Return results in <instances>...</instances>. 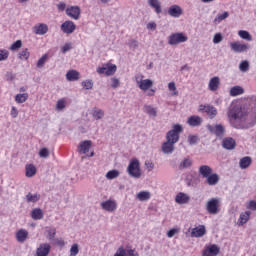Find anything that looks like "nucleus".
Listing matches in <instances>:
<instances>
[{
  "label": "nucleus",
  "instance_id": "09e8293b",
  "mask_svg": "<svg viewBox=\"0 0 256 256\" xmlns=\"http://www.w3.org/2000/svg\"><path fill=\"white\" fill-rule=\"evenodd\" d=\"M79 255V245L73 244L70 248V256H77Z\"/></svg>",
  "mask_w": 256,
  "mask_h": 256
},
{
  "label": "nucleus",
  "instance_id": "de8ad7c7",
  "mask_svg": "<svg viewBox=\"0 0 256 256\" xmlns=\"http://www.w3.org/2000/svg\"><path fill=\"white\" fill-rule=\"evenodd\" d=\"M47 239L49 241H53V239H55V235H57V230L55 228L49 229L47 230Z\"/></svg>",
  "mask_w": 256,
  "mask_h": 256
},
{
  "label": "nucleus",
  "instance_id": "338daca9",
  "mask_svg": "<svg viewBox=\"0 0 256 256\" xmlns=\"http://www.w3.org/2000/svg\"><path fill=\"white\" fill-rule=\"evenodd\" d=\"M248 209H251V211H256V201L251 200V201L248 203Z\"/></svg>",
  "mask_w": 256,
  "mask_h": 256
},
{
  "label": "nucleus",
  "instance_id": "2f4dec72",
  "mask_svg": "<svg viewBox=\"0 0 256 256\" xmlns=\"http://www.w3.org/2000/svg\"><path fill=\"white\" fill-rule=\"evenodd\" d=\"M67 81H79V72L77 70H69L66 73Z\"/></svg>",
  "mask_w": 256,
  "mask_h": 256
},
{
  "label": "nucleus",
  "instance_id": "4468645a",
  "mask_svg": "<svg viewBox=\"0 0 256 256\" xmlns=\"http://www.w3.org/2000/svg\"><path fill=\"white\" fill-rule=\"evenodd\" d=\"M101 207L104 209V211L113 213V211L117 209V202H115V200H106L101 203Z\"/></svg>",
  "mask_w": 256,
  "mask_h": 256
},
{
  "label": "nucleus",
  "instance_id": "6ab92c4d",
  "mask_svg": "<svg viewBox=\"0 0 256 256\" xmlns=\"http://www.w3.org/2000/svg\"><path fill=\"white\" fill-rule=\"evenodd\" d=\"M175 201L178 205H187L191 201V197L183 192H180L176 195Z\"/></svg>",
  "mask_w": 256,
  "mask_h": 256
},
{
  "label": "nucleus",
  "instance_id": "9b49d317",
  "mask_svg": "<svg viewBox=\"0 0 256 256\" xmlns=\"http://www.w3.org/2000/svg\"><path fill=\"white\" fill-rule=\"evenodd\" d=\"M222 147L227 151H233V149L237 147V141H235L233 137H226L222 140Z\"/></svg>",
  "mask_w": 256,
  "mask_h": 256
},
{
  "label": "nucleus",
  "instance_id": "6e6d98bb",
  "mask_svg": "<svg viewBox=\"0 0 256 256\" xmlns=\"http://www.w3.org/2000/svg\"><path fill=\"white\" fill-rule=\"evenodd\" d=\"M39 157H41L42 159H47V157H49V149L47 148L40 149Z\"/></svg>",
  "mask_w": 256,
  "mask_h": 256
},
{
  "label": "nucleus",
  "instance_id": "58836bf2",
  "mask_svg": "<svg viewBox=\"0 0 256 256\" xmlns=\"http://www.w3.org/2000/svg\"><path fill=\"white\" fill-rule=\"evenodd\" d=\"M29 99V94L28 93H23V94H17L15 96V101L16 103H25Z\"/></svg>",
  "mask_w": 256,
  "mask_h": 256
},
{
  "label": "nucleus",
  "instance_id": "ddd939ff",
  "mask_svg": "<svg viewBox=\"0 0 256 256\" xmlns=\"http://www.w3.org/2000/svg\"><path fill=\"white\" fill-rule=\"evenodd\" d=\"M168 15H170V17L178 19V17L183 15V9L179 5H172L168 9Z\"/></svg>",
  "mask_w": 256,
  "mask_h": 256
},
{
  "label": "nucleus",
  "instance_id": "ea45409f",
  "mask_svg": "<svg viewBox=\"0 0 256 256\" xmlns=\"http://www.w3.org/2000/svg\"><path fill=\"white\" fill-rule=\"evenodd\" d=\"M227 17H229V12H224L222 14H218L217 17L214 19L215 25H219V23H221V21H225V19H227Z\"/></svg>",
  "mask_w": 256,
  "mask_h": 256
},
{
  "label": "nucleus",
  "instance_id": "680f3d73",
  "mask_svg": "<svg viewBox=\"0 0 256 256\" xmlns=\"http://www.w3.org/2000/svg\"><path fill=\"white\" fill-rule=\"evenodd\" d=\"M126 256H139V253L137 252V250H135L133 248H127Z\"/></svg>",
  "mask_w": 256,
  "mask_h": 256
},
{
  "label": "nucleus",
  "instance_id": "69168bd1",
  "mask_svg": "<svg viewBox=\"0 0 256 256\" xmlns=\"http://www.w3.org/2000/svg\"><path fill=\"white\" fill-rule=\"evenodd\" d=\"M111 81H112V84H111V87L113 88V89H117V87H119V79H117V78H112L111 79Z\"/></svg>",
  "mask_w": 256,
  "mask_h": 256
},
{
  "label": "nucleus",
  "instance_id": "774afa93",
  "mask_svg": "<svg viewBox=\"0 0 256 256\" xmlns=\"http://www.w3.org/2000/svg\"><path fill=\"white\" fill-rule=\"evenodd\" d=\"M67 51H71V44L66 43L63 47H62V53H67Z\"/></svg>",
  "mask_w": 256,
  "mask_h": 256
},
{
  "label": "nucleus",
  "instance_id": "052dcab7",
  "mask_svg": "<svg viewBox=\"0 0 256 256\" xmlns=\"http://www.w3.org/2000/svg\"><path fill=\"white\" fill-rule=\"evenodd\" d=\"M56 109L57 111H63V109H65V100H58L56 104Z\"/></svg>",
  "mask_w": 256,
  "mask_h": 256
},
{
  "label": "nucleus",
  "instance_id": "0eeeda50",
  "mask_svg": "<svg viewBox=\"0 0 256 256\" xmlns=\"http://www.w3.org/2000/svg\"><path fill=\"white\" fill-rule=\"evenodd\" d=\"M230 48L234 53H247V51L251 49V45L241 44L240 42H231Z\"/></svg>",
  "mask_w": 256,
  "mask_h": 256
},
{
  "label": "nucleus",
  "instance_id": "5701e85b",
  "mask_svg": "<svg viewBox=\"0 0 256 256\" xmlns=\"http://www.w3.org/2000/svg\"><path fill=\"white\" fill-rule=\"evenodd\" d=\"M29 237V232L25 229H20L16 232V240L18 243H25Z\"/></svg>",
  "mask_w": 256,
  "mask_h": 256
},
{
  "label": "nucleus",
  "instance_id": "f8f14e48",
  "mask_svg": "<svg viewBox=\"0 0 256 256\" xmlns=\"http://www.w3.org/2000/svg\"><path fill=\"white\" fill-rule=\"evenodd\" d=\"M200 111L207 113V115H209L210 119H215V117H217V108H215V106L200 105Z\"/></svg>",
  "mask_w": 256,
  "mask_h": 256
},
{
  "label": "nucleus",
  "instance_id": "603ef678",
  "mask_svg": "<svg viewBox=\"0 0 256 256\" xmlns=\"http://www.w3.org/2000/svg\"><path fill=\"white\" fill-rule=\"evenodd\" d=\"M223 41V34L221 33H216L213 37V43L214 45H218V43H221Z\"/></svg>",
  "mask_w": 256,
  "mask_h": 256
},
{
  "label": "nucleus",
  "instance_id": "4d7b16f0",
  "mask_svg": "<svg viewBox=\"0 0 256 256\" xmlns=\"http://www.w3.org/2000/svg\"><path fill=\"white\" fill-rule=\"evenodd\" d=\"M128 46L130 47V49H133L135 51V49H137V47H139V41H137L135 39H131L128 41Z\"/></svg>",
  "mask_w": 256,
  "mask_h": 256
},
{
  "label": "nucleus",
  "instance_id": "f03ea898",
  "mask_svg": "<svg viewBox=\"0 0 256 256\" xmlns=\"http://www.w3.org/2000/svg\"><path fill=\"white\" fill-rule=\"evenodd\" d=\"M127 173L133 179L141 178V163L139 160H137V158L130 160V163L127 167Z\"/></svg>",
  "mask_w": 256,
  "mask_h": 256
},
{
  "label": "nucleus",
  "instance_id": "4be33fe9",
  "mask_svg": "<svg viewBox=\"0 0 256 256\" xmlns=\"http://www.w3.org/2000/svg\"><path fill=\"white\" fill-rule=\"evenodd\" d=\"M193 167V159L190 157H185L178 165L179 171H183V169H191Z\"/></svg>",
  "mask_w": 256,
  "mask_h": 256
},
{
  "label": "nucleus",
  "instance_id": "39448f33",
  "mask_svg": "<svg viewBox=\"0 0 256 256\" xmlns=\"http://www.w3.org/2000/svg\"><path fill=\"white\" fill-rule=\"evenodd\" d=\"M186 41L187 36H185L183 33H174L168 38L169 45H179V43H185Z\"/></svg>",
  "mask_w": 256,
  "mask_h": 256
},
{
  "label": "nucleus",
  "instance_id": "393cba45",
  "mask_svg": "<svg viewBox=\"0 0 256 256\" xmlns=\"http://www.w3.org/2000/svg\"><path fill=\"white\" fill-rule=\"evenodd\" d=\"M207 233L205 226L200 225L199 227L193 228L191 231V237H203Z\"/></svg>",
  "mask_w": 256,
  "mask_h": 256
},
{
  "label": "nucleus",
  "instance_id": "e433bc0d",
  "mask_svg": "<svg viewBox=\"0 0 256 256\" xmlns=\"http://www.w3.org/2000/svg\"><path fill=\"white\" fill-rule=\"evenodd\" d=\"M37 173V168L33 164L26 165V177H34Z\"/></svg>",
  "mask_w": 256,
  "mask_h": 256
},
{
  "label": "nucleus",
  "instance_id": "37998d69",
  "mask_svg": "<svg viewBox=\"0 0 256 256\" xmlns=\"http://www.w3.org/2000/svg\"><path fill=\"white\" fill-rule=\"evenodd\" d=\"M239 69L242 73H247L249 71V61L243 60L239 65Z\"/></svg>",
  "mask_w": 256,
  "mask_h": 256
},
{
  "label": "nucleus",
  "instance_id": "412c9836",
  "mask_svg": "<svg viewBox=\"0 0 256 256\" xmlns=\"http://www.w3.org/2000/svg\"><path fill=\"white\" fill-rule=\"evenodd\" d=\"M219 174L217 173H211L206 179L205 182L207 183V185H209L210 187H215V185H217L219 183Z\"/></svg>",
  "mask_w": 256,
  "mask_h": 256
},
{
  "label": "nucleus",
  "instance_id": "e2e57ef3",
  "mask_svg": "<svg viewBox=\"0 0 256 256\" xmlns=\"http://www.w3.org/2000/svg\"><path fill=\"white\" fill-rule=\"evenodd\" d=\"M10 115L13 119H17V116L19 115V111L17 110V108L15 106H12Z\"/></svg>",
  "mask_w": 256,
  "mask_h": 256
},
{
  "label": "nucleus",
  "instance_id": "49530a36",
  "mask_svg": "<svg viewBox=\"0 0 256 256\" xmlns=\"http://www.w3.org/2000/svg\"><path fill=\"white\" fill-rule=\"evenodd\" d=\"M9 59V50L0 49V61H7Z\"/></svg>",
  "mask_w": 256,
  "mask_h": 256
},
{
  "label": "nucleus",
  "instance_id": "a18cd8bd",
  "mask_svg": "<svg viewBox=\"0 0 256 256\" xmlns=\"http://www.w3.org/2000/svg\"><path fill=\"white\" fill-rule=\"evenodd\" d=\"M251 101L252 103H254V107L252 109V118H253L252 125H255L256 124V96H253Z\"/></svg>",
  "mask_w": 256,
  "mask_h": 256
},
{
  "label": "nucleus",
  "instance_id": "a19ab883",
  "mask_svg": "<svg viewBox=\"0 0 256 256\" xmlns=\"http://www.w3.org/2000/svg\"><path fill=\"white\" fill-rule=\"evenodd\" d=\"M119 170H110L106 173V179L113 180L119 177Z\"/></svg>",
  "mask_w": 256,
  "mask_h": 256
},
{
  "label": "nucleus",
  "instance_id": "72a5a7b5",
  "mask_svg": "<svg viewBox=\"0 0 256 256\" xmlns=\"http://www.w3.org/2000/svg\"><path fill=\"white\" fill-rule=\"evenodd\" d=\"M31 217L34 219V221H39L43 219V210L41 208H35L31 211Z\"/></svg>",
  "mask_w": 256,
  "mask_h": 256
},
{
  "label": "nucleus",
  "instance_id": "a211bd4d",
  "mask_svg": "<svg viewBox=\"0 0 256 256\" xmlns=\"http://www.w3.org/2000/svg\"><path fill=\"white\" fill-rule=\"evenodd\" d=\"M203 123V118H201L198 115H193L188 117L187 124L190 127H201V124Z\"/></svg>",
  "mask_w": 256,
  "mask_h": 256
},
{
  "label": "nucleus",
  "instance_id": "f3484780",
  "mask_svg": "<svg viewBox=\"0 0 256 256\" xmlns=\"http://www.w3.org/2000/svg\"><path fill=\"white\" fill-rule=\"evenodd\" d=\"M162 153L164 155H171L175 151V144L166 140L161 146Z\"/></svg>",
  "mask_w": 256,
  "mask_h": 256
},
{
  "label": "nucleus",
  "instance_id": "aec40b11",
  "mask_svg": "<svg viewBox=\"0 0 256 256\" xmlns=\"http://www.w3.org/2000/svg\"><path fill=\"white\" fill-rule=\"evenodd\" d=\"M137 84L139 89H141L142 91H147L149 89H151V87H153V80L151 79H145V80H137Z\"/></svg>",
  "mask_w": 256,
  "mask_h": 256
},
{
  "label": "nucleus",
  "instance_id": "cd10ccee",
  "mask_svg": "<svg viewBox=\"0 0 256 256\" xmlns=\"http://www.w3.org/2000/svg\"><path fill=\"white\" fill-rule=\"evenodd\" d=\"M251 217V211H245L240 214L238 219V225H245Z\"/></svg>",
  "mask_w": 256,
  "mask_h": 256
},
{
  "label": "nucleus",
  "instance_id": "9d476101",
  "mask_svg": "<svg viewBox=\"0 0 256 256\" xmlns=\"http://www.w3.org/2000/svg\"><path fill=\"white\" fill-rule=\"evenodd\" d=\"M221 249L216 244H211L202 252V256H218Z\"/></svg>",
  "mask_w": 256,
  "mask_h": 256
},
{
  "label": "nucleus",
  "instance_id": "13d9d810",
  "mask_svg": "<svg viewBox=\"0 0 256 256\" xmlns=\"http://www.w3.org/2000/svg\"><path fill=\"white\" fill-rule=\"evenodd\" d=\"M231 117L232 119H240V121H243V111L239 110L238 112H233Z\"/></svg>",
  "mask_w": 256,
  "mask_h": 256
},
{
  "label": "nucleus",
  "instance_id": "c03bdc74",
  "mask_svg": "<svg viewBox=\"0 0 256 256\" xmlns=\"http://www.w3.org/2000/svg\"><path fill=\"white\" fill-rule=\"evenodd\" d=\"M23 47V42L21 40L15 41L11 46H10V51H17Z\"/></svg>",
  "mask_w": 256,
  "mask_h": 256
},
{
  "label": "nucleus",
  "instance_id": "c9c22d12",
  "mask_svg": "<svg viewBox=\"0 0 256 256\" xmlns=\"http://www.w3.org/2000/svg\"><path fill=\"white\" fill-rule=\"evenodd\" d=\"M144 113H147L150 117H157V109L151 105H145L143 108Z\"/></svg>",
  "mask_w": 256,
  "mask_h": 256
},
{
  "label": "nucleus",
  "instance_id": "f257e3e1",
  "mask_svg": "<svg viewBox=\"0 0 256 256\" xmlns=\"http://www.w3.org/2000/svg\"><path fill=\"white\" fill-rule=\"evenodd\" d=\"M181 133H183V126L181 124H174L172 129L166 133V141L170 143H179Z\"/></svg>",
  "mask_w": 256,
  "mask_h": 256
},
{
  "label": "nucleus",
  "instance_id": "2eb2a0df",
  "mask_svg": "<svg viewBox=\"0 0 256 256\" xmlns=\"http://www.w3.org/2000/svg\"><path fill=\"white\" fill-rule=\"evenodd\" d=\"M213 173V168L209 165H201L198 168V174L202 179H206L208 176H210Z\"/></svg>",
  "mask_w": 256,
  "mask_h": 256
},
{
  "label": "nucleus",
  "instance_id": "a878e982",
  "mask_svg": "<svg viewBox=\"0 0 256 256\" xmlns=\"http://www.w3.org/2000/svg\"><path fill=\"white\" fill-rule=\"evenodd\" d=\"M148 5H149V7L154 9V11L157 15H160V13H162V11H163L161 9V2L159 0H148Z\"/></svg>",
  "mask_w": 256,
  "mask_h": 256
},
{
  "label": "nucleus",
  "instance_id": "473e14b6",
  "mask_svg": "<svg viewBox=\"0 0 256 256\" xmlns=\"http://www.w3.org/2000/svg\"><path fill=\"white\" fill-rule=\"evenodd\" d=\"M136 199H138V201H149V199H151V192H149V191H140L136 195Z\"/></svg>",
  "mask_w": 256,
  "mask_h": 256
},
{
  "label": "nucleus",
  "instance_id": "c756f323",
  "mask_svg": "<svg viewBox=\"0 0 256 256\" xmlns=\"http://www.w3.org/2000/svg\"><path fill=\"white\" fill-rule=\"evenodd\" d=\"M252 159L249 156L243 157L239 161V167L240 169H248V167L251 166Z\"/></svg>",
  "mask_w": 256,
  "mask_h": 256
},
{
  "label": "nucleus",
  "instance_id": "8fccbe9b",
  "mask_svg": "<svg viewBox=\"0 0 256 256\" xmlns=\"http://www.w3.org/2000/svg\"><path fill=\"white\" fill-rule=\"evenodd\" d=\"M29 49H27V48H25V49H23L22 51H20L19 52V58L20 59H25V60H27V59H29Z\"/></svg>",
  "mask_w": 256,
  "mask_h": 256
},
{
  "label": "nucleus",
  "instance_id": "f704fd0d",
  "mask_svg": "<svg viewBox=\"0 0 256 256\" xmlns=\"http://www.w3.org/2000/svg\"><path fill=\"white\" fill-rule=\"evenodd\" d=\"M39 199H41V195L40 194H32L31 192H29L26 195V201L27 203H37V201H39Z\"/></svg>",
  "mask_w": 256,
  "mask_h": 256
},
{
  "label": "nucleus",
  "instance_id": "dca6fc26",
  "mask_svg": "<svg viewBox=\"0 0 256 256\" xmlns=\"http://www.w3.org/2000/svg\"><path fill=\"white\" fill-rule=\"evenodd\" d=\"M51 251V245L42 243L36 250V256H47Z\"/></svg>",
  "mask_w": 256,
  "mask_h": 256
},
{
  "label": "nucleus",
  "instance_id": "bb28decb",
  "mask_svg": "<svg viewBox=\"0 0 256 256\" xmlns=\"http://www.w3.org/2000/svg\"><path fill=\"white\" fill-rule=\"evenodd\" d=\"M221 84V80L218 76H215L210 79L208 87L211 91H217L219 89V85Z\"/></svg>",
  "mask_w": 256,
  "mask_h": 256
},
{
  "label": "nucleus",
  "instance_id": "bf43d9fd",
  "mask_svg": "<svg viewBox=\"0 0 256 256\" xmlns=\"http://www.w3.org/2000/svg\"><path fill=\"white\" fill-rule=\"evenodd\" d=\"M47 61V54H44L37 62V67L41 69L43 65H45V62Z\"/></svg>",
  "mask_w": 256,
  "mask_h": 256
},
{
  "label": "nucleus",
  "instance_id": "4c0bfd02",
  "mask_svg": "<svg viewBox=\"0 0 256 256\" xmlns=\"http://www.w3.org/2000/svg\"><path fill=\"white\" fill-rule=\"evenodd\" d=\"M238 35L239 37H241V39H244L245 41H253V37L247 30L238 31Z\"/></svg>",
  "mask_w": 256,
  "mask_h": 256
},
{
  "label": "nucleus",
  "instance_id": "864d4df0",
  "mask_svg": "<svg viewBox=\"0 0 256 256\" xmlns=\"http://www.w3.org/2000/svg\"><path fill=\"white\" fill-rule=\"evenodd\" d=\"M198 141H199V137H197L196 135L188 136L189 145H197Z\"/></svg>",
  "mask_w": 256,
  "mask_h": 256
},
{
  "label": "nucleus",
  "instance_id": "3c124183",
  "mask_svg": "<svg viewBox=\"0 0 256 256\" xmlns=\"http://www.w3.org/2000/svg\"><path fill=\"white\" fill-rule=\"evenodd\" d=\"M114 256H127V249H125L123 246H120Z\"/></svg>",
  "mask_w": 256,
  "mask_h": 256
},
{
  "label": "nucleus",
  "instance_id": "0e129e2a",
  "mask_svg": "<svg viewBox=\"0 0 256 256\" xmlns=\"http://www.w3.org/2000/svg\"><path fill=\"white\" fill-rule=\"evenodd\" d=\"M145 166L148 169V171H153V169H155V164L151 161H146Z\"/></svg>",
  "mask_w": 256,
  "mask_h": 256
},
{
  "label": "nucleus",
  "instance_id": "5fc2aeb1",
  "mask_svg": "<svg viewBox=\"0 0 256 256\" xmlns=\"http://www.w3.org/2000/svg\"><path fill=\"white\" fill-rule=\"evenodd\" d=\"M82 87L86 90L93 89V81L92 80H85L82 82Z\"/></svg>",
  "mask_w": 256,
  "mask_h": 256
},
{
  "label": "nucleus",
  "instance_id": "c85d7f7f",
  "mask_svg": "<svg viewBox=\"0 0 256 256\" xmlns=\"http://www.w3.org/2000/svg\"><path fill=\"white\" fill-rule=\"evenodd\" d=\"M244 93H245V90L241 86H233L229 92L230 97H237L239 95H243Z\"/></svg>",
  "mask_w": 256,
  "mask_h": 256
},
{
  "label": "nucleus",
  "instance_id": "b1692460",
  "mask_svg": "<svg viewBox=\"0 0 256 256\" xmlns=\"http://www.w3.org/2000/svg\"><path fill=\"white\" fill-rule=\"evenodd\" d=\"M91 145H93L91 140L82 141L79 145V152L82 153V155H87V152L91 149Z\"/></svg>",
  "mask_w": 256,
  "mask_h": 256
},
{
  "label": "nucleus",
  "instance_id": "7ed1b4c3",
  "mask_svg": "<svg viewBox=\"0 0 256 256\" xmlns=\"http://www.w3.org/2000/svg\"><path fill=\"white\" fill-rule=\"evenodd\" d=\"M117 72V65L115 64H103L96 69V73L98 75H106V77H111V75H115Z\"/></svg>",
  "mask_w": 256,
  "mask_h": 256
},
{
  "label": "nucleus",
  "instance_id": "79ce46f5",
  "mask_svg": "<svg viewBox=\"0 0 256 256\" xmlns=\"http://www.w3.org/2000/svg\"><path fill=\"white\" fill-rule=\"evenodd\" d=\"M92 115L96 121H99V119H103V117H105V112L101 109H95Z\"/></svg>",
  "mask_w": 256,
  "mask_h": 256
},
{
  "label": "nucleus",
  "instance_id": "423d86ee",
  "mask_svg": "<svg viewBox=\"0 0 256 256\" xmlns=\"http://www.w3.org/2000/svg\"><path fill=\"white\" fill-rule=\"evenodd\" d=\"M206 128L213 135H216V137H223V135H225V126H223L222 124H216V125L208 124Z\"/></svg>",
  "mask_w": 256,
  "mask_h": 256
},
{
  "label": "nucleus",
  "instance_id": "1a4fd4ad",
  "mask_svg": "<svg viewBox=\"0 0 256 256\" xmlns=\"http://www.w3.org/2000/svg\"><path fill=\"white\" fill-rule=\"evenodd\" d=\"M60 29L66 35H71V33L75 32V30L77 29V26L75 25V22L71 20H67L61 24Z\"/></svg>",
  "mask_w": 256,
  "mask_h": 256
},
{
  "label": "nucleus",
  "instance_id": "20e7f679",
  "mask_svg": "<svg viewBox=\"0 0 256 256\" xmlns=\"http://www.w3.org/2000/svg\"><path fill=\"white\" fill-rule=\"evenodd\" d=\"M206 210L210 215L219 213V198H212L206 204Z\"/></svg>",
  "mask_w": 256,
  "mask_h": 256
},
{
  "label": "nucleus",
  "instance_id": "7c9ffc66",
  "mask_svg": "<svg viewBox=\"0 0 256 256\" xmlns=\"http://www.w3.org/2000/svg\"><path fill=\"white\" fill-rule=\"evenodd\" d=\"M47 31H49V27L47 26V24H40L34 27V33L36 35H45Z\"/></svg>",
  "mask_w": 256,
  "mask_h": 256
},
{
  "label": "nucleus",
  "instance_id": "6e6552de",
  "mask_svg": "<svg viewBox=\"0 0 256 256\" xmlns=\"http://www.w3.org/2000/svg\"><path fill=\"white\" fill-rule=\"evenodd\" d=\"M66 15L74 21H79L81 17V8L79 6H70L66 9Z\"/></svg>",
  "mask_w": 256,
  "mask_h": 256
}]
</instances>
